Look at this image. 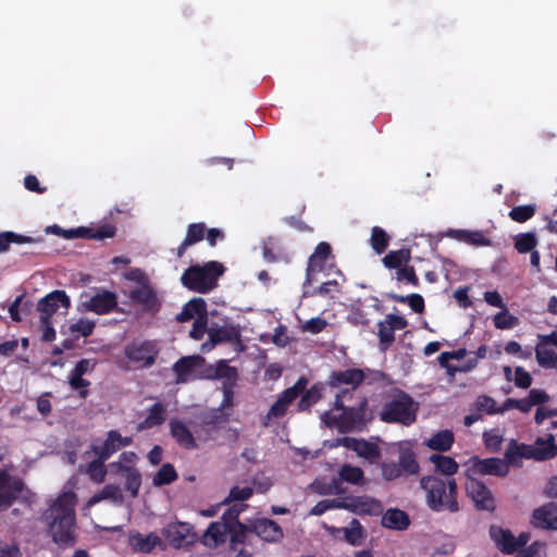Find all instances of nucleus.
<instances>
[{
  "instance_id": "obj_1",
  "label": "nucleus",
  "mask_w": 557,
  "mask_h": 557,
  "mask_svg": "<svg viewBox=\"0 0 557 557\" xmlns=\"http://www.w3.org/2000/svg\"><path fill=\"white\" fill-rule=\"evenodd\" d=\"M76 500L74 485L67 483L45 512L49 533L53 542L59 545H72L75 541Z\"/></svg>"
},
{
  "instance_id": "obj_2",
  "label": "nucleus",
  "mask_w": 557,
  "mask_h": 557,
  "mask_svg": "<svg viewBox=\"0 0 557 557\" xmlns=\"http://www.w3.org/2000/svg\"><path fill=\"white\" fill-rule=\"evenodd\" d=\"M420 486L425 491L426 504L432 510H449L450 512L459 510L456 500L457 484L455 479H441L435 475L423 476L420 480Z\"/></svg>"
},
{
  "instance_id": "obj_3",
  "label": "nucleus",
  "mask_w": 557,
  "mask_h": 557,
  "mask_svg": "<svg viewBox=\"0 0 557 557\" xmlns=\"http://www.w3.org/2000/svg\"><path fill=\"white\" fill-rule=\"evenodd\" d=\"M224 272L225 267L218 261L194 264L183 272L181 282L191 292L207 294L218 286V280Z\"/></svg>"
},
{
  "instance_id": "obj_4",
  "label": "nucleus",
  "mask_w": 557,
  "mask_h": 557,
  "mask_svg": "<svg viewBox=\"0 0 557 557\" xmlns=\"http://www.w3.org/2000/svg\"><path fill=\"white\" fill-rule=\"evenodd\" d=\"M208 325L205 334L208 341L200 348H209L218 345H232L235 348H246L242 343L240 330L228 318L212 315L206 321Z\"/></svg>"
},
{
  "instance_id": "obj_5",
  "label": "nucleus",
  "mask_w": 557,
  "mask_h": 557,
  "mask_svg": "<svg viewBox=\"0 0 557 557\" xmlns=\"http://www.w3.org/2000/svg\"><path fill=\"white\" fill-rule=\"evenodd\" d=\"M350 395L348 391L343 394L336 395L335 407L343 409V412L338 416L332 412H325L322 416L324 423L331 428H337L342 433L359 430L363 424L366 399H362L359 407H344V398Z\"/></svg>"
},
{
  "instance_id": "obj_6",
  "label": "nucleus",
  "mask_w": 557,
  "mask_h": 557,
  "mask_svg": "<svg viewBox=\"0 0 557 557\" xmlns=\"http://www.w3.org/2000/svg\"><path fill=\"white\" fill-rule=\"evenodd\" d=\"M137 461L138 456L134 451H124L108 466L110 473L124 478L125 488L132 497L138 495L141 485V475L135 467Z\"/></svg>"
},
{
  "instance_id": "obj_7",
  "label": "nucleus",
  "mask_w": 557,
  "mask_h": 557,
  "mask_svg": "<svg viewBox=\"0 0 557 557\" xmlns=\"http://www.w3.org/2000/svg\"><path fill=\"white\" fill-rule=\"evenodd\" d=\"M208 319L207 302L201 297H195L187 301L176 317L180 322L195 320L189 331V336L195 341L203 338Z\"/></svg>"
},
{
  "instance_id": "obj_8",
  "label": "nucleus",
  "mask_w": 557,
  "mask_h": 557,
  "mask_svg": "<svg viewBox=\"0 0 557 557\" xmlns=\"http://www.w3.org/2000/svg\"><path fill=\"white\" fill-rule=\"evenodd\" d=\"M416 411L417 408L411 397L405 393H399L383 407L380 417L385 422L409 425L416 420Z\"/></svg>"
},
{
  "instance_id": "obj_9",
  "label": "nucleus",
  "mask_w": 557,
  "mask_h": 557,
  "mask_svg": "<svg viewBox=\"0 0 557 557\" xmlns=\"http://www.w3.org/2000/svg\"><path fill=\"white\" fill-rule=\"evenodd\" d=\"M307 384L308 381L305 377H300L294 386L286 388L263 417L262 425L268 428L274 420L284 417L290 403L305 391Z\"/></svg>"
},
{
  "instance_id": "obj_10",
  "label": "nucleus",
  "mask_w": 557,
  "mask_h": 557,
  "mask_svg": "<svg viewBox=\"0 0 557 557\" xmlns=\"http://www.w3.org/2000/svg\"><path fill=\"white\" fill-rule=\"evenodd\" d=\"M133 438L131 436H123L116 430H110L107 432L103 440L94 441L90 445V450L85 454H94L96 457L102 459H109L113 454L120 449L127 447L132 444Z\"/></svg>"
},
{
  "instance_id": "obj_11",
  "label": "nucleus",
  "mask_w": 557,
  "mask_h": 557,
  "mask_svg": "<svg viewBox=\"0 0 557 557\" xmlns=\"http://www.w3.org/2000/svg\"><path fill=\"white\" fill-rule=\"evenodd\" d=\"M162 535L173 548L180 549L193 545L197 541L194 528L186 522H172L162 529Z\"/></svg>"
},
{
  "instance_id": "obj_12",
  "label": "nucleus",
  "mask_w": 557,
  "mask_h": 557,
  "mask_svg": "<svg viewBox=\"0 0 557 557\" xmlns=\"http://www.w3.org/2000/svg\"><path fill=\"white\" fill-rule=\"evenodd\" d=\"M176 383L183 384L201 377H207L205 360L200 356H188L181 358L174 366Z\"/></svg>"
},
{
  "instance_id": "obj_13",
  "label": "nucleus",
  "mask_w": 557,
  "mask_h": 557,
  "mask_svg": "<svg viewBox=\"0 0 557 557\" xmlns=\"http://www.w3.org/2000/svg\"><path fill=\"white\" fill-rule=\"evenodd\" d=\"M490 535L497 548L507 555L516 553L519 548L527 545L530 540L528 533L522 532L516 537L509 530L497 525L491 527Z\"/></svg>"
},
{
  "instance_id": "obj_14",
  "label": "nucleus",
  "mask_w": 557,
  "mask_h": 557,
  "mask_svg": "<svg viewBox=\"0 0 557 557\" xmlns=\"http://www.w3.org/2000/svg\"><path fill=\"white\" fill-rule=\"evenodd\" d=\"M335 257L332 253V247L326 242H320L313 253L309 257L306 269V283L310 284L314 275L325 270L329 261L334 262Z\"/></svg>"
},
{
  "instance_id": "obj_15",
  "label": "nucleus",
  "mask_w": 557,
  "mask_h": 557,
  "mask_svg": "<svg viewBox=\"0 0 557 557\" xmlns=\"http://www.w3.org/2000/svg\"><path fill=\"white\" fill-rule=\"evenodd\" d=\"M470 467L467 473L471 475H495L505 476L509 472L507 462L500 458L480 459L473 457L470 459Z\"/></svg>"
},
{
  "instance_id": "obj_16",
  "label": "nucleus",
  "mask_w": 557,
  "mask_h": 557,
  "mask_svg": "<svg viewBox=\"0 0 557 557\" xmlns=\"http://www.w3.org/2000/svg\"><path fill=\"white\" fill-rule=\"evenodd\" d=\"M468 480L466 483V491L468 496L475 504L476 508L482 510H494L495 503L492 492L487 486L474 478V475L467 474Z\"/></svg>"
},
{
  "instance_id": "obj_17",
  "label": "nucleus",
  "mask_w": 557,
  "mask_h": 557,
  "mask_svg": "<svg viewBox=\"0 0 557 557\" xmlns=\"http://www.w3.org/2000/svg\"><path fill=\"white\" fill-rule=\"evenodd\" d=\"M70 307L71 300L66 293L62 289H55L38 301L37 311L40 313V319L51 320L59 308H63L66 312Z\"/></svg>"
},
{
  "instance_id": "obj_18",
  "label": "nucleus",
  "mask_w": 557,
  "mask_h": 557,
  "mask_svg": "<svg viewBox=\"0 0 557 557\" xmlns=\"http://www.w3.org/2000/svg\"><path fill=\"white\" fill-rule=\"evenodd\" d=\"M81 306L85 311L108 314L117 307V295L114 292L103 289L82 301Z\"/></svg>"
},
{
  "instance_id": "obj_19",
  "label": "nucleus",
  "mask_w": 557,
  "mask_h": 557,
  "mask_svg": "<svg viewBox=\"0 0 557 557\" xmlns=\"http://www.w3.org/2000/svg\"><path fill=\"white\" fill-rule=\"evenodd\" d=\"M408 326V321L403 315L386 314L383 321L377 323V335L383 346H391L395 341V332L403 331Z\"/></svg>"
},
{
  "instance_id": "obj_20",
  "label": "nucleus",
  "mask_w": 557,
  "mask_h": 557,
  "mask_svg": "<svg viewBox=\"0 0 557 557\" xmlns=\"http://www.w3.org/2000/svg\"><path fill=\"white\" fill-rule=\"evenodd\" d=\"M23 482L5 471H0V510L7 509L23 491Z\"/></svg>"
},
{
  "instance_id": "obj_21",
  "label": "nucleus",
  "mask_w": 557,
  "mask_h": 557,
  "mask_svg": "<svg viewBox=\"0 0 557 557\" xmlns=\"http://www.w3.org/2000/svg\"><path fill=\"white\" fill-rule=\"evenodd\" d=\"M522 454L527 458L539 461L548 460L557 456V445L555 444V435L548 434L547 438L539 437L533 445L527 446Z\"/></svg>"
},
{
  "instance_id": "obj_22",
  "label": "nucleus",
  "mask_w": 557,
  "mask_h": 557,
  "mask_svg": "<svg viewBox=\"0 0 557 557\" xmlns=\"http://www.w3.org/2000/svg\"><path fill=\"white\" fill-rule=\"evenodd\" d=\"M347 510L357 515H380L383 506L380 500L370 496H356L347 498Z\"/></svg>"
},
{
  "instance_id": "obj_23",
  "label": "nucleus",
  "mask_w": 557,
  "mask_h": 557,
  "mask_svg": "<svg viewBox=\"0 0 557 557\" xmlns=\"http://www.w3.org/2000/svg\"><path fill=\"white\" fill-rule=\"evenodd\" d=\"M532 524L539 529L557 530V505L548 503L534 509Z\"/></svg>"
},
{
  "instance_id": "obj_24",
  "label": "nucleus",
  "mask_w": 557,
  "mask_h": 557,
  "mask_svg": "<svg viewBox=\"0 0 557 557\" xmlns=\"http://www.w3.org/2000/svg\"><path fill=\"white\" fill-rule=\"evenodd\" d=\"M253 530L259 537L271 543L280 542L284 536L282 528L275 521L270 519H260L256 521Z\"/></svg>"
},
{
  "instance_id": "obj_25",
  "label": "nucleus",
  "mask_w": 557,
  "mask_h": 557,
  "mask_svg": "<svg viewBox=\"0 0 557 557\" xmlns=\"http://www.w3.org/2000/svg\"><path fill=\"white\" fill-rule=\"evenodd\" d=\"M133 302L140 305L144 310H152L158 306V297L149 283H146L129 293Z\"/></svg>"
},
{
  "instance_id": "obj_26",
  "label": "nucleus",
  "mask_w": 557,
  "mask_h": 557,
  "mask_svg": "<svg viewBox=\"0 0 557 557\" xmlns=\"http://www.w3.org/2000/svg\"><path fill=\"white\" fill-rule=\"evenodd\" d=\"M447 236L475 247L491 245V239L485 236L483 231L449 230Z\"/></svg>"
},
{
  "instance_id": "obj_27",
  "label": "nucleus",
  "mask_w": 557,
  "mask_h": 557,
  "mask_svg": "<svg viewBox=\"0 0 557 557\" xmlns=\"http://www.w3.org/2000/svg\"><path fill=\"white\" fill-rule=\"evenodd\" d=\"M129 544L137 552L150 553L158 546L162 547L163 541L154 533H149L147 535L134 533L129 536Z\"/></svg>"
},
{
  "instance_id": "obj_28",
  "label": "nucleus",
  "mask_w": 557,
  "mask_h": 557,
  "mask_svg": "<svg viewBox=\"0 0 557 557\" xmlns=\"http://www.w3.org/2000/svg\"><path fill=\"white\" fill-rule=\"evenodd\" d=\"M206 231V224L202 222L189 224L184 240L177 247V257L182 258L189 246L201 242L205 238Z\"/></svg>"
},
{
  "instance_id": "obj_29",
  "label": "nucleus",
  "mask_w": 557,
  "mask_h": 557,
  "mask_svg": "<svg viewBox=\"0 0 557 557\" xmlns=\"http://www.w3.org/2000/svg\"><path fill=\"white\" fill-rule=\"evenodd\" d=\"M228 527L224 522H212L201 537L203 545L216 547L224 543L227 537Z\"/></svg>"
},
{
  "instance_id": "obj_30",
  "label": "nucleus",
  "mask_w": 557,
  "mask_h": 557,
  "mask_svg": "<svg viewBox=\"0 0 557 557\" xmlns=\"http://www.w3.org/2000/svg\"><path fill=\"white\" fill-rule=\"evenodd\" d=\"M123 499L121 487L119 485L108 484L88 499L87 507H92L103 500H109L114 505H121Z\"/></svg>"
},
{
  "instance_id": "obj_31",
  "label": "nucleus",
  "mask_w": 557,
  "mask_h": 557,
  "mask_svg": "<svg viewBox=\"0 0 557 557\" xmlns=\"http://www.w3.org/2000/svg\"><path fill=\"white\" fill-rule=\"evenodd\" d=\"M171 435L175 438L178 445L186 449H194L196 441L189 429L180 420H172L170 422Z\"/></svg>"
},
{
  "instance_id": "obj_32",
  "label": "nucleus",
  "mask_w": 557,
  "mask_h": 557,
  "mask_svg": "<svg viewBox=\"0 0 557 557\" xmlns=\"http://www.w3.org/2000/svg\"><path fill=\"white\" fill-rule=\"evenodd\" d=\"M342 444L345 447L355 450L359 456L366 458H374L379 456V449L376 445L369 443L364 440L345 437L342 440Z\"/></svg>"
},
{
  "instance_id": "obj_33",
  "label": "nucleus",
  "mask_w": 557,
  "mask_h": 557,
  "mask_svg": "<svg viewBox=\"0 0 557 557\" xmlns=\"http://www.w3.org/2000/svg\"><path fill=\"white\" fill-rule=\"evenodd\" d=\"M408 515L400 509H388L382 517V524L393 530H405L409 525Z\"/></svg>"
},
{
  "instance_id": "obj_34",
  "label": "nucleus",
  "mask_w": 557,
  "mask_h": 557,
  "mask_svg": "<svg viewBox=\"0 0 557 557\" xmlns=\"http://www.w3.org/2000/svg\"><path fill=\"white\" fill-rule=\"evenodd\" d=\"M41 237H32L5 231L0 233V253L7 252L11 244H32L41 242Z\"/></svg>"
},
{
  "instance_id": "obj_35",
  "label": "nucleus",
  "mask_w": 557,
  "mask_h": 557,
  "mask_svg": "<svg viewBox=\"0 0 557 557\" xmlns=\"http://www.w3.org/2000/svg\"><path fill=\"white\" fill-rule=\"evenodd\" d=\"M396 463L399 466L404 475H417L420 471L416 455L408 448H401L399 450L398 462Z\"/></svg>"
},
{
  "instance_id": "obj_36",
  "label": "nucleus",
  "mask_w": 557,
  "mask_h": 557,
  "mask_svg": "<svg viewBox=\"0 0 557 557\" xmlns=\"http://www.w3.org/2000/svg\"><path fill=\"white\" fill-rule=\"evenodd\" d=\"M454 443V434L449 430H442L437 433L433 434L426 442L425 445L433 449L440 451H447L450 449Z\"/></svg>"
},
{
  "instance_id": "obj_37",
  "label": "nucleus",
  "mask_w": 557,
  "mask_h": 557,
  "mask_svg": "<svg viewBox=\"0 0 557 557\" xmlns=\"http://www.w3.org/2000/svg\"><path fill=\"white\" fill-rule=\"evenodd\" d=\"M363 373L357 369H350L346 371L335 372L331 376V382L333 385L347 384L351 385L355 388L363 381Z\"/></svg>"
},
{
  "instance_id": "obj_38",
  "label": "nucleus",
  "mask_w": 557,
  "mask_h": 557,
  "mask_svg": "<svg viewBox=\"0 0 557 557\" xmlns=\"http://www.w3.org/2000/svg\"><path fill=\"white\" fill-rule=\"evenodd\" d=\"M411 258V252L409 249L401 248L398 250H392L387 255H385L382 259V262L385 268L392 270H398L409 262Z\"/></svg>"
},
{
  "instance_id": "obj_39",
  "label": "nucleus",
  "mask_w": 557,
  "mask_h": 557,
  "mask_svg": "<svg viewBox=\"0 0 557 557\" xmlns=\"http://www.w3.org/2000/svg\"><path fill=\"white\" fill-rule=\"evenodd\" d=\"M262 256L268 262H276L284 258L285 250L277 238L268 237L263 242Z\"/></svg>"
},
{
  "instance_id": "obj_40",
  "label": "nucleus",
  "mask_w": 557,
  "mask_h": 557,
  "mask_svg": "<svg viewBox=\"0 0 557 557\" xmlns=\"http://www.w3.org/2000/svg\"><path fill=\"white\" fill-rule=\"evenodd\" d=\"M107 459H102L101 457H96L94 460L89 461L85 468L84 472L89 476V479L95 483H102L106 479V474L109 471L108 467L104 466Z\"/></svg>"
},
{
  "instance_id": "obj_41",
  "label": "nucleus",
  "mask_w": 557,
  "mask_h": 557,
  "mask_svg": "<svg viewBox=\"0 0 557 557\" xmlns=\"http://www.w3.org/2000/svg\"><path fill=\"white\" fill-rule=\"evenodd\" d=\"M466 352H467V350L444 351L440 356V359H438L440 363H441V366H443L447 369V372L449 375H453L457 371H467L470 369V367L448 363L450 360L460 361L466 356Z\"/></svg>"
},
{
  "instance_id": "obj_42",
  "label": "nucleus",
  "mask_w": 557,
  "mask_h": 557,
  "mask_svg": "<svg viewBox=\"0 0 557 557\" xmlns=\"http://www.w3.org/2000/svg\"><path fill=\"white\" fill-rule=\"evenodd\" d=\"M430 460L435 466L436 471L447 476H450L458 471V463L451 457L432 455Z\"/></svg>"
},
{
  "instance_id": "obj_43",
  "label": "nucleus",
  "mask_w": 557,
  "mask_h": 557,
  "mask_svg": "<svg viewBox=\"0 0 557 557\" xmlns=\"http://www.w3.org/2000/svg\"><path fill=\"white\" fill-rule=\"evenodd\" d=\"M236 369L230 367L225 361L221 360L216 363L214 369L207 371V377L210 379H225L226 382L233 383L236 380Z\"/></svg>"
},
{
  "instance_id": "obj_44",
  "label": "nucleus",
  "mask_w": 557,
  "mask_h": 557,
  "mask_svg": "<svg viewBox=\"0 0 557 557\" xmlns=\"http://www.w3.org/2000/svg\"><path fill=\"white\" fill-rule=\"evenodd\" d=\"M389 235L380 226H373L371 230L370 245L377 253H383L389 244Z\"/></svg>"
},
{
  "instance_id": "obj_45",
  "label": "nucleus",
  "mask_w": 557,
  "mask_h": 557,
  "mask_svg": "<svg viewBox=\"0 0 557 557\" xmlns=\"http://www.w3.org/2000/svg\"><path fill=\"white\" fill-rule=\"evenodd\" d=\"M539 240L533 232L520 233L515 238V249L519 253H527L535 250Z\"/></svg>"
},
{
  "instance_id": "obj_46",
  "label": "nucleus",
  "mask_w": 557,
  "mask_h": 557,
  "mask_svg": "<svg viewBox=\"0 0 557 557\" xmlns=\"http://www.w3.org/2000/svg\"><path fill=\"white\" fill-rule=\"evenodd\" d=\"M339 478L343 481L355 485H363L366 483L363 471L360 468L350 465H345L342 467L339 471Z\"/></svg>"
},
{
  "instance_id": "obj_47",
  "label": "nucleus",
  "mask_w": 557,
  "mask_h": 557,
  "mask_svg": "<svg viewBox=\"0 0 557 557\" xmlns=\"http://www.w3.org/2000/svg\"><path fill=\"white\" fill-rule=\"evenodd\" d=\"M95 329V322L86 319H79L77 322L69 325L67 332L70 335L78 339L79 337L89 336Z\"/></svg>"
},
{
  "instance_id": "obj_48",
  "label": "nucleus",
  "mask_w": 557,
  "mask_h": 557,
  "mask_svg": "<svg viewBox=\"0 0 557 557\" xmlns=\"http://www.w3.org/2000/svg\"><path fill=\"white\" fill-rule=\"evenodd\" d=\"M151 350H126V356L133 368L148 367L153 363L154 356L149 354Z\"/></svg>"
},
{
  "instance_id": "obj_49",
  "label": "nucleus",
  "mask_w": 557,
  "mask_h": 557,
  "mask_svg": "<svg viewBox=\"0 0 557 557\" xmlns=\"http://www.w3.org/2000/svg\"><path fill=\"white\" fill-rule=\"evenodd\" d=\"M505 375L509 381H513L515 385L521 388H527L531 385V375L523 368L517 367L512 373L509 367L504 369Z\"/></svg>"
},
{
  "instance_id": "obj_50",
  "label": "nucleus",
  "mask_w": 557,
  "mask_h": 557,
  "mask_svg": "<svg viewBox=\"0 0 557 557\" xmlns=\"http://www.w3.org/2000/svg\"><path fill=\"white\" fill-rule=\"evenodd\" d=\"M165 420V410L161 404H154L145 419L139 425L140 429H150L161 424Z\"/></svg>"
},
{
  "instance_id": "obj_51",
  "label": "nucleus",
  "mask_w": 557,
  "mask_h": 557,
  "mask_svg": "<svg viewBox=\"0 0 557 557\" xmlns=\"http://www.w3.org/2000/svg\"><path fill=\"white\" fill-rule=\"evenodd\" d=\"M535 212V205L517 206L509 211L508 216L517 223H524L533 218Z\"/></svg>"
},
{
  "instance_id": "obj_52",
  "label": "nucleus",
  "mask_w": 557,
  "mask_h": 557,
  "mask_svg": "<svg viewBox=\"0 0 557 557\" xmlns=\"http://www.w3.org/2000/svg\"><path fill=\"white\" fill-rule=\"evenodd\" d=\"M47 233H51L58 236H61L65 239H74V238H84L87 231V227H77V228H69L64 230L59 225H50L46 228Z\"/></svg>"
},
{
  "instance_id": "obj_53",
  "label": "nucleus",
  "mask_w": 557,
  "mask_h": 557,
  "mask_svg": "<svg viewBox=\"0 0 557 557\" xmlns=\"http://www.w3.org/2000/svg\"><path fill=\"white\" fill-rule=\"evenodd\" d=\"M177 473L171 463H164L153 476V484L162 486L176 480Z\"/></svg>"
},
{
  "instance_id": "obj_54",
  "label": "nucleus",
  "mask_w": 557,
  "mask_h": 557,
  "mask_svg": "<svg viewBox=\"0 0 557 557\" xmlns=\"http://www.w3.org/2000/svg\"><path fill=\"white\" fill-rule=\"evenodd\" d=\"M87 233L84 238H91L102 240L106 238H112L115 235V226L111 224H104L97 228H87Z\"/></svg>"
},
{
  "instance_id": "obj_55",
  "label": "nucleus",
  "mask_w": 557,
  "mask_h": 557,
  "mask_svg": "<svg viewBox=\"0 0 557 557\" xmlns=\"http://www.w3.org/2000/svg\"><path fill=\"white\" fill-rule=\"evenodd\" d=\"M493 321L495 327L499 330L511 329L517 324V318L510 314L506 307L494 315Z\"/></svg>"
},
{
  "instance_id": "obj_56",
  "label": "nucleus",
  "mask_w": 557,
  "mask_h": 557,
  "mask_svg": "<svg viewBox=\"0 0 557 557\" xmlns=\"http://www.w3.org/2000/svg\"><path fill=\"white\" fill-rule=\"evenodd\" d=\"M474 407L478 411L485 412L488 414L498 413V407L496 401L486 395H481L475 399Z\"/></svg>"
},
{
  "instance_id": "obj_57",
  "label": "nucleus",
  "mask_w": 557,
  "mask_h": 557,
  "mask_svg": "<svg viewBox=\"0 0 557 557\" xmlns=\"http://www.w3.org/2000/svg\"><path fill=\"white\" fill-rule=\"evenodd\" d=\"M362 537H363V535H362V527H361V524L359 523L358 520L354 519L350 522V525L345 529V539L350 544L356 545V544H359L361 542Z\"/></svg>"
},
{
  "instance_id": "obj_58",
  "label": "nucleus",
  "mask_w": 557,
  "mask_h": 557,
  "mask_svg": "<svg viewBox=\"0 0 557 557\" xmlns=\"http://www.w3.org/2000/svg\"><path fill=\"white\" fill-rule=\"evenodd\" d=\"M396 280L406 281L412 286L419 285V278L416 274L414 268L412 265H408L407 263L396 271Z\"/></svg>"
},
{
  "instance_id": "obj_59",
  "label": "nucleus",
  "mask_w": 557,
  "mask_h": 557,
  "mask_svg": "<svg viewBox=\"0 0 557 557\" xmlns=\"http://www.w3.org/2000/svg\"><path fill=\"white\" fill-rule=\"evenodd\" d=\"M382 476L386 481H393L404 476L399 466L394 461H386L381 465Z\"/></svg>"
},
{
  "instance_id": "obj_60",
  "label": "nucleus",
  "mask_w": 557,
  "mask_h": 557,
  "mask_svg": "<svg viewBox=\"0 0 557 557\" xmlns=\"http://www.w3.org/2000/svg\"><path fill=\"white\" fill-rule=\"evenodd\" d=\"M483 437H484L485 446L490 450H492V451L499 450L500 445L503 443V435L497 430H491L488 432H485Z\"/></svg>"
},
{
  "instance_id": "obj_61",
  "label": "nucleus",
  "mask_w": 557,
  "mask_h": 557,
  "mask_svg": "<svg viewBox=\"0 0 557 557\" xmlns=\"http://www.w3.org/2000/svg\"><path fill=\"white\" fill-rule=\"evenodd\" d=\"M321 397V389L318 386H312L307 393L301 397L299 401V408L305 410L309 408L311 405L317 403Z\"/></svg>"
},
{
  "instance_id": "obj_62",
  "label": "nucleus",
  "mask_w": 557,
  "mask_h": 557,
  "mask_svg": "<svg viewBox=\"0 0 557 557\" xmlns=\"http://www.w3.org/2000/svg\"><path fill=\"white\" fill-rule=\"evenodd\" d=\"M327 326V322L325 319L317 317L306 321L302 325V330L305 332H310L312 334L320 333Z\"/></svg>"
},
{
  "instance_id": "obj_63",
  "label": "nucleus",
  "mask_w": 557,
  "mask_h": 557,
  "mask_svg": "<svg viewBox=\"0 0 557 557\" xmlns=\"http://www.w3.org/2000/svg\"><path fill=\"white\" fill-rule=\"evenodd\" d=\"M39 330L44 342H52L55 338V331L51 320L40 319Z\"/></svg>"
},
{
  "instance_id": "obj_64",
  "label": "nucleus",
  "mask_w": 557,
  "mask_h": 557,
  "mask_svg": "<svg viewBox=\"0 0 557 557\" xmlns=\"http://www.w3.org/2000/svg\"><path fill=\"white\" fill-rule=\"evenodd\" d=\"M518 557H544V546L541 543H533L521 550Z\"/></svg>"
}]
</instances>
